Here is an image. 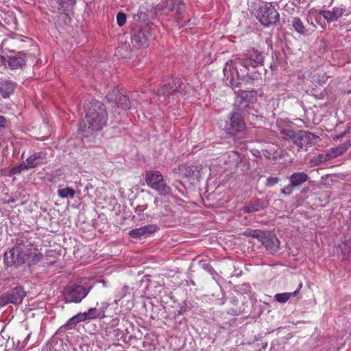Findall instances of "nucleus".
<instances>
[{
    "label": "nucleus",
    "instance_id": "1",
    "mask_svg": "<svg viewBox=\"0 0 351 351\" xmlns=\"http://www.w3.org/2000/svg\"><path fill=\"white\" fill-rule=\"evenodd\" d=\"M43 254L33 247V243L27 236L16 239L14 246L4 254V263L8 267H19L27 263L29 267L38 263Z\"/></svg>",
    "mask_w": 351,
    "mask_h": 351
},
{
    "label": "nucleus",
    "instance_id": "2",
    "mask_svg": "<svg viewBox=\"0 0 351 351\" xmlns=\"http://www.w3.org/2000/svg\"><path fill=\"white\" fill-rule=\"evenodd\" d=\"M107 121L108 113L105 105L99 101L93 100L86 106L85 117L79 123L78 132L85 138L91 136L105 127Z\"/></svg>",
    "mask_w": 351,
    "mask_h": 351
},
{
    "label": "nucleus",
    "instance_id": "3",
    "mask_svg": "<svg viewBox=\"0 0 351 351\" xmlns=\"http://www.w3.org/2000/svg\"><path fill=\"white\" fill-rule=\"evenodd\" d=\"M250 66L242 58L235 59L230 63H227L223 69L224 75L227 76L229 83L232 88L239 87L241 84V80L245 77L252 78L250 74Z\"/></svg>",
    "mask_w": 351,
    "mask_h": 351
},
{
    "label": "nucleus",
    "instance_id": "4",
    "mask_svg": "<svg viewBox=\"0 0 351 351\" xmlns=\"http://www.w3.org/2000/svg\"><path fill=\"white\" fill-rule=\"evenodd\" d=\"M92 286H84L81 284L71 283L67 285L62 291V300L64 303H80L90 291Z\"/></svg>",
    "mask_w": 351,
    "mask_h": 351
},
{
    "label": "nucleus",
    "instance_id": "5",
    "mask_svg": "<svg viewBox=\"0 0 351 351\" xmlns=\"http://www.w3.org/2000/svg\"><path fill=\"white\" fill-rule=\"evenodd\" d=\"M282 138L291 141L299 148L302 149L306 145L314 144L316 136L310 132L299 130L295 132L292 130L284 129L280 131Z\"/></svg>",
    "mask_w": 351,
    "mask_h": 351
},
{
    "label": "nucleus",
    "instance_id": "6",
    "mask_svg": "<svg viewBox=\"0 0 351 351\" xmlns=\"http://www.w3.org/2000/svg\"><path fill=\"white\" fill-rule=\"evenodd\" d=\"M256 18L263 26L269 27L280 21V14L272 3H265L259 7Z\"/></svg>",
    "mask_w": 351,
    "mask_h": 351
},
{
    "label": "nucleus",
    "instance_id": "7",
    "mask_svg": "<svg viewBox=\"0 0 351 351\" xmlns=\"http://www.w3.org/2000/svg\"><path fill=\"white\" fill-rule=\"evenodd\" d=\"M145 182L160 195H167L171 193V187L165 182L164 177L159 171H149L146 173Z\"/></svg>",
    "mask_w": 351,
    "mask_h": 351
},
{
    "label": "nucleus",
    "instance_id": "8",
    "mask_svg": "<svg viewBox=\"0 0 351 351\" xmlns=\"http://www.w3.org/2000/svg\"><path fill=\"white\" fill-rule=\"evenodd\" d=\"M185 88V86L182 84L180 79L174 77H168L162 81V85L158 90L157 94L159 97H163L164 100L171 94L179 93H182Z\"/></svg>",
    "mask_w": 351,
    "mask_h": 351
},
{
    "label": "nucleus",
    "instance_id": "9",
    "mask_svg": "<svg viewBox=\"0 0 351 351\" xmlns=\"http://www.w3.org/2000/svg\"><path fill=\"white\" fill-rule=\"evenodd\" d=\"M25 295L26 292L23 287H16L0 297V307L8 304H20Z\"/></svg>",
    "mask_w": 351,
    "mask_h": 351
},
{
    "label": "nucleus",
    "instance_id": "10",
    "mask_svg": "<svg viewBox=\"0 0 351 351\" xmlns=\"http://www.w3.org/2000/svg\"><path fill=\"white\" fill-rule=\"evenodd\" d=\"M245 127L246 124L242 112L239 110L232 111L229 114V121L226 125L227 132L234 134L237 132L243 131Z\"/></svg>",
    "mask_w": 351,
    "mask_h": 351
},
{
    "label": "nucleus",
    "instance_id": "11",
    "mask_svg": "<svg viewBox=\"0 0 351 351\" xmlns=\"http://www.w3.org/2000/svg\"><path fill=\"white\" fill-rule=\"evenodd\" d=\"M152 28L146 25L132 32L131 42L137 48L145 47L148 45V41L152 38Z\"/></svg>",
    "mask_w": 351,
    "mask_h": 351
},
{
    "label": "nucleus",
    "instance_id": "12",
    "mask_svg": "<svg viewBox=\"0 0 351 351\" xmlns=\"http://www.w3.org/2000/svg\"><path fill=\"white\" fill-rule=\"evenodd\" d=\"M308 176L304 172H295L289 176L290 183L280 189V193L289 196L295 187H298L306 182Z\"/></svg>",
    "mask_w": 351,
    "mask_h": 351
},
{
    "label": "nucleus",
    "instance_id": "13",
    "mask_svg": "<svg viewBox=\"0 0 351 351\" xmlns=\"http://www.w3.org/2000/svg\"><path fill=\"white\" fill-rule=\"evenodd\" d=\"M2 63L7 62L8 67L12 70L23 68L26 64L27 56L24 51H19L16 54L10 56L7 58L1 56Z\"/></svg>",
    "mask_w": 351,
    "mask_h": 351
},
{
    "label": "nucleus",
    "instance_id": "14",
    "mask_svg": "<svg viewBox=\"0 0 351 351\" xmlns=\"http://www.w3.org/2000/svg\"><path fill=\"white\" fill-rule=\"evenodd\" d=\"M108 306V304L102 302L99 307L90 308L87 311L80 313L83 322L95 319H104L106 317L105 312Z\"/></svg>",
    "mask_w": 351,
    "mask_h": 351
},
{
    "label": "nucleus",
    "instance_id": "15",
    "mask_svg": "<svg viewBox=\"0 0 351 351\" xmlns=\"http://www.w3.org/2000/svg\"><path fill=\"white\" fill-rule=\"evenodd\" d=\"M110 102H114L118 107L126 110L130 108V101L126 95H121L117 89H114L106 95Z\"/></svg>",
    "mask_w": 351,
    "mask_h": 351
},
{
    "label": "nucleus",
    "instance_id": "16",
    "mask_svg": "<svg viewBox=\"0 0 351 351\" xmlns=\"http://www.w3.org/2000/svg\"><path fill=\"white\" fill-rule=\"evenodd\" d=\"M243 58L247 62L250 66L256 68L263 65L264 56L262 52H260L253 48L247 50L244 53Z\"/></svg>",
    "mask_w": 351,
    "mask_h": 351
},
{
    "label": "nucleus",
    "instance_id": "17",
    "mask_svg": "<svg viewBox=\"0 0 351 351\" xmlns=\"http://www.w3.org/2000/svg\"><path fill=\"white\" fill-rule=\"evenodd\" d=\"M261 242L266 250L271 254L276 253L279 250L280 241L273 233L267 232Z\"/></svg>",
    "mask_w": 351,
    "mask_h": 351
},
{
    "label": "nucleus",
    "instance_id": "18",
    "mask_svg": "<svg viewBox=\"0 0 351 351\" xmlns=\"http://www.w3.org/2000/svg\"><path fill=\"white\" fill-rule=\"evenodd\" d=\"M202 169L203 167L201 165H185L180 169L185 177L197 181H199L202 178Z\"/></svg>",
    "mask_w": 351,
    "mask_h": 351
},
{
    "label": "nucleus",
    "instance_id": "19",
    "mask_svg": "<svg viewBox=\"0 0 351 351\" xmlns=\"http://www.w3.org/2000/svg\"><path fill=\"white\" fill-rule=\"evenodd\" d=\"M345 7L340 5L334 7L332 10H322L319 14L322 15L327 22L331 23L336 21L340 19L345 12Z\"/></svg>",
    "mask_w": 351,
    "mask_h": 351
},
{
    "label": "nucleus",
    "instance_id": "20",
    "mask_svg": "<svg viewBox=\"0 0 351 351\" xmlns=\"http://www.w3.org/2000/svg\"><path fill=\"white\" fill-rule=\"evenodd\" d=\"M16 83L9 79L0 80V95L3 99H9L14 93Z\"/></svg>",
    "mask_w": 351,
    "mask_h": 351
},
{
    "label": "nucleus",
    "instance_id": "21",
    "mask_svg": "<svg viewBox=\"0 0 351 351\" xmlns=\"http://www.w3.org/2000/svg\"><path fill=\"white\" fill-rule=\"evenodd\" d=\"M166 8L170 12H175L178 19L183 17L186 10L184 3L181 0H169L166 3Z\"/></svg>",
    "mask_w": 351,
    "mask_h": 351
},
{
    "label": "nucleus",
    "instance_id": "22",
    "mask_svg": "<svg viewBox=\"0 0 351 351\" xmlns=\"http://www.w3.org/2000/svg\"><path fill=\"white\" fill-rule=\"evenodd\" d=\"M46 154L45 152H39L29 156L25 160V166L29 169H32L40 166L45 162Z\"/></svg>",
    "mask_w": 351,
    "mask_h": 351
},
{
    "label": "nucleus",
    "instance_id": "23",
    "mask_svg": "<svg viewBox=\"0 0 351 351\" xmlns=\"http://www.w3.org/2000/svg\"><path fill=\"white\" fill-rule=\"evenodd\" d=\"M268 206V202L263 199H254L243 208L245 213H252L261 210Z\"/></svg>",
    "mask_w": 351,
    "mask_h": 351
},
{
    "label": "nucleus",
    "instance_id": "24",
    "mask_svg": "<svg viewBox=\"0 0 351 351\" xmlns=\"http://www.w3.org/2000/svg\"><path fill=\"white\" fill-rule=\"evenodd\" d=\"M156 231V227L145 226L130 231L129 235L132 238H141L146 234H150Z\"/></svg>",
    "mask_w": 351,
    "mask_h": 351
},
{
    "label": "nucleus",
    "instance_id": "25",
    "mask_svg": "<svg viewBox=\"0 0 351 351\" xmlns=\"http://www.w3.org/2000/svg\"><path fill=\"white\" fill-rule=\"evenodd\" d=\"M57 3L60 6V9L62 10L66 16H69L71 13H73L76 1L57 0Z\"/></svg>",
    "mask_w": 351,
    "mask_h": 351
},
{
    "label": "nucleus",
    "instance_id": "26",
    "mask_svg": "<svg viewBox=\"0 0 351 351\" xmlns=\"http://www.w3.org/2000/svg\"><path fill=\"white\" fill-rule=\"evenodd\" d=\"M302 287V282H300L298 285V288L293 292L290 293H277L274 295V299L276 301L280 303H285L288 301L291 297H294L299 293V291Z\"/></svg>",
    "mask_w": 351,
    "mask_h": 351
},
{
    "label": "nucleus",
    "instance_id": "27",
    "mask_svg": "<svg viewBox=\"0 0 351 351\" xmlns=\"http://www.w3.org/2000/svg\"><path fill=\"white\" fill-rule=\"evenodd\" d=\"M350 146V143L349 142H346L342 145H339L335 147L331 148L328 152L330 157V159L335 158L339 156L342 155L345 153L348 147Z\"/></svg>",
    "mask_w": 351,
    "mask_h": 351
},
{
    "label": "nucleus",
    "instance_id": "28",
    "mask_svg": "<svg viewBox=\"0 0 351 351\" xmlns=\"http://www.w3.org/2000/svg\"><path fill=\"white\" fill-rule=\"evenodd\" d=\"M291 25L295 32L300 34H305L306 29L303 24V22L299 17H294L292 19Z\"/></svg>",
    "mask_w": 351,
    "mask_h": 351
},
{
    "label": "nucleus",
    "instance_id": "29",
    "mask_svg": "<svg viewBox=\"0 0 351 351\" xmlns=\"http://www.w3.org/2000/svg\"><path fill=\"white\" fill-rule=\"evenodd\" d=\"M329 160H330V157L329 156L328 152H327L326 154H321L316 156H314L311 160L310 162L311 165L317 166Z\"/></svg>",
    "mask_w": 351,
    "mask_h": 351
},
{
    "label": "nucleus",
    "instance_id": "30",
    "mask_svg": "<svg viewBox=\"0 0 351 351\" xmlns=\"http://www.w3.org/2000/svg\"><path fill=\"white\" fill-rule=\"evenodd\" d=\"M58 194L59 197H60L61 198L70 197L72 199L75 196V191L71 188L66 187L62 189H59L58 191Z\"/></svg>",
    "mask_w": 351,
    "mask_h": 351
},
{
    "label": "nucleus",
    "instance_id": "31",
    "mask_svg": "<svg viewBox=\"0 0 351 351\" xmlns=\"http://www.w3.org/2000/svg\"><path fill=\"white\" fill-rule=\"evenodd\" d=\"M82 322L83 320L82 319V317L80 316V313H79L78 314L70 318L63 326L65 328L70 327L71 326L76 325L77 324Z\"/></svg>",
    "mask_w": 351,
    "mask_h": 351
},
{
    "label": "nucleus",
    "instance_id": "32",
    "mask_svg": "<svg viewBox=\"0 0 351 351\" xmlns=\"http://www.w3.org/2000/svg\"><path fill=\"white\" fill-rule=\"evenodd\" d=\"M31 334H28L23 339L17 341L15 345V349L18 351H23L28 343Z\"/></svg>",
    "mask_w": 351,
    "mask_h": 351
},
{
    "label": "nucleus",
    "instance_id": "33",
    "mask_svg": "<svg viewBox=\"0 0 351 351\" xmlns=\"http://www.w3.org/2000/svg\"><path fill=\"white\" fill-rule=\"evenodd\" d=\"M251 232H252L251 237L256 238L261 242L267 232H265V231H263L261 230H258V229H256V230H252V231Z\"/></svg>",
    "mask_w": 351,
    "mask_h": 351
},
{
    "label": "nucleus",
    "instance_id": "34",
    "mask_svg": "<svg viewBox=\"0 0 351 351\" xmlns=\"http://www.w3.org/2000/svg\"><path fill=\"white\" fill-rule=\"evenodd\" d=\"M247 313V311H246L245 308L243 307V308H241V307H239V308H237V307H233V308H230L229 310H228V313L232 315H241V314H243V313Z\"/></svg>",
    "mask_w": 351,
    "mask_h": 351
},
{
    "label": "nucleus",
    "instance_id": "35",
    "mask_svg": "<svg viewBox=\"0 0 351 351\" xmlns=\"http://www.w3.org/2000/svg\"><path fill=\"white\" fill-rule=\"evenodd\" d=\"M117 22L119 27L123 26L126 22V15L123 12H119L117 14Z\"/></svg>",
    "mask_w": 351,
    "mask_h": 351
},
{
    "label": "nucleus",
    "instance_id": "36",
    "mask_svg": "<svg viewBox=\"0 0 351 351\" xmlns=\"http://www.w3.org/2000/svg\"><path fill=\"white\" fill-rule=\"evenodd\" d=\"M25 169H27V167H26V166H25V162H21L19 166L14 167V168L12 169V173L13 174H19V173H20L22 171L25 170Z\"/></svg>",
    "mask_w": 351,
    "mask_h": 351
},
{
    "label": "nucleus",
    "instance_id": "37",
    "mask_svg": "<svg viewBox=\"0 0 351 351\" xmlns=\"http://www.w3.org/2000/svg\"><path fill=\"white\" fill-rule=\"evenodd\" d=\"M280 180L278 177H268L267 179L266 185L267 186H273L276 184Z\"/></svg>",
    "mask_w": 351,
    "mask_h": 351
},
{
    "label": "nucleus",
    "instance_id": "38",
    "mask_svg": "<svg viewBox=\"0 0 351 351\" xmlns=\"http://www.w3.org/2000/svg\"><path fill=\"white\" fill-rule=\"evenodd\" d=\"M248 95V93L247 91L242 92V95L240 97H238V99H240L241 100H243L241 102V105L242 107L245 108L248 105V102L245 100V97Z\"/></svg>",
    "mask_w": 351,
    "mask_h": 351
},
{
    "label": "nucleus",
    "instance_id": "39",
    "mask_svg": "<svg viewBox=\"0 0 351 351\" xmlns=\"http://www.w3.org/2000/svg\"><path fill=\"white\" fill-rule=\"evenodd\" d=\"M189 310H190V308L188 306L186 302H184L180 306V309L178 311V314L182 315Z\"/></svg>",
    "mask_w": 351,
    "mask_h": 351
},
{
    "label": "nucleus",
    "instance_id": "40",
    "mask_svg": "<svg viewBox=\"0 0 351 351\" xmlns=\"http://www.w3.org/2000/svg\"><path fill=\"white\" fill-rule=\"evenodd\" d=\"M147 208V204H145V205H138L135 208V212L137 214H141V213H143L144 210H145Z\"/></svg>",
    "mask_w": 351,
    "mask_h": 351
},
{
    "label": "nucleus",
    "instance_id": "41",
    "mask_svg": "<svg viewBox=\"0 0 351 351\" xmlns=\"http://www.w3.org/2000/svg\"><path fill=\"white\" fill-rule=\"evenodd\" d=\"M251 153L252 154L255 156V157H257V158H261L262 156V154L261 152V151H259L258 149H253L251 150Z\"/></svg>",
    "mask_w": 351,
    "mask_h": 351
},
{
    "label": "nucleus",
    "instance_id": "42",
    "mask_svg": "<svg viewBox=\"0 0 351 351\" xmlns=\"http://www.w3.org/2000/svg\"><path fill=\"white\" fill-rule=\"evenodd\" d=\"M128 289H129V287L126 285H125L122 289H121V298H123L125 296V295L127 294L128 291Z\"/></svg>",
    "mask_w": 351,
    "mask_h": 351
},
{
    "label": "nucleus",
    "instance_id": "43",
    "mask_svg": "<svg viewBox=\"0 0 351 351\" xmlns=\"http://www.w3.org/2000/svg\"><path fill=\"white\" fill-rule=\"evenodd\" d=\"M7 119L3 116H0V127H5Z\"/></svg>",
    "mask_w": 351,
    "mask_h": 351
},
{
    "label": "nucleus",
    "instance_id": "44",
    "mask_svg": "<svg viewBox=\"0 0 351 351\" xmlns=\"http://www.w3.org/2000/svg\"><path fill=\"white\" fill-rule=\"evenodd\" d=\"M252 231V230L248 229V230H245V232H243L242 233V235L247 237H251V234H252L251 232Z\"/></svg>",
    "mask_w": 351,
    "mask_h": 351
},
{
    "label": "nucleus",
    "instance_id": "45",
    "mask_svg": "<svg viewBox=\"0 0 351 351\" xmlns=\"http://www.w3.org/2000/svg\"><path fill=\"white\" fill-rule=\"evenodd\" d=\"M263 155L267 159H270L271 157V154L267 150H263Z\"/></svg>",
    "mask_w": 351,
    "mask_h": 351
},
{
    "label": "nucleus",
    "instance_id": "46",
    "mask_svg": "<svg viewBox=\"0 0 351 351\" xmlns=\"http://www.w3.org/2000/svg\"><path fill=\"white\" fill-rule=\"evenodd\" d=\"M230 303L233 306H237L239 304V300L236 297H233L230 300Z\"/></svg>",
    "mask_w": 351,
    "mask_h": 351
},
{
    "label": "nucleus",
    "instance_id": "47",
    "mask_svg": "<svg viewBox=\"0 0 351 351\" xmlns=\"http://www.w3.org/2000/svg\"><path fill=\"white\" fill-rule=\"evenodd\" d=\"M345 133H341V134L338 135L335 138V139H339L341 138L344 136Z\"/></svg>",
    "mask_w": 351,
    "mask_h": 351
},
{
    "label": "nucleus",
    "instance_id": "48",
    "mask_svg": "<svg viewBox=\"0 0 351 351\" xmlns=\"http://www.w3.org/2000/svg\"><path fill=\"white\" fill-rule=\"evenodd\" d=\"M161 214H162V215H168V214H167V213H161Z\"/></svg>",
    "mask_w": 351,
    "mask_h": 351
}]
</instances>
